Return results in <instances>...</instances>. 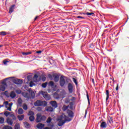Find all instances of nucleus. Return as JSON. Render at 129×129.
Wrapping results in <instances>:
<instances>
[{
	"label": "nucleus",
	"instance_id": "1",
	"mask_svg": "<svg viewBox=\"0 0 129 129\" xmlns=\"http://www.w3.org/2000/svg\"><path fill=\"white\" fill-rule=\"evenodd\" d=\"M71 118H70L66 115H61L58 119V125L59 126H62V125H63L65 123L69 122V121H71Z\"/></svg>",
	"mask_w": 129,
	"mask_h": 129
},
{
	"label": "nucleus",
	"instance_id": "2",
	"mask_svg": "<svg viewBox=\"0 0 129 129\" xmlns=\"http://www.w3.org/2000/svg\"><path fill=\"white\" fill-rule=\"evenodd\" d=\"M36 116V122H42V121H45L46 120V116L45 115H42L41 113H37Z\"/></svg>",
	"mask_w": 129,
	"mask_h": 129
},
{
	"label": "nucleus",
	"instance_id": "3",
	"mask_svg": "<svg viewBox=\"0 0 129 129\" xmlns=\"http://www.w3.org/2000/svg\"><path fill=\"white\" fill-rule=\"evenodd\" d=\"M35 106H46L47 105V102L38 100L34 103Z\"/></svg>",
	"mask_w": 129,
	"mask_h": 129
},
{
	"label": "nucleus",
	"instance_id": "4",
	"mask_svg": "<svg viewBox=\"0 0 129 129\" xmlns=\"http://www.w3.org/2000/svg\"><path fill=\"white\" fill-rule=\"evenodd\" d=\"M39 94H41V95L43 96L44 98L46 99V100H50V99H51V97L46 92L41 91L39 92Z\"/></svg>",
	"mask_w": 129,
	"mask_h": 129
},
{
	"label": "nucleus",
	"instance_id": "5",
	"mask_svg": "<svg viewBox=\"0 0 129 129\" xmlns=\"http://www.w3.org/2000/svg\"><path fill=\"white\" fill-rule=\"evenodd\" d=\"M12 77L7 78L5 79H4L1 83V87L3 88L4 87L5 88V90H6V87H7V81L9 80V79H11Z\"/></svg>",
	"mask_w": 129,
	"mask_h": 129
},
{
	"label": "nucleus",
	"instance_id": "6",
	"mask_svg": "<svg viewBox=\"0 0 129 129\" xmlns=\"http://www.w3.org/2000/svg\"><path fill=\"white\" fill-rule=\"evenodd\" d=\"M65 83H66V82L65 81V79L63 78L62 77H60V80H59V84L61 87H63L64 85H65Z\"/></svg>",
	"mask_w": 129,
	"mask_h": 129
},
{
	"label": "nucleus",
	"instance_id": "7",
	"mask_svg": "<svg viewBox=\"0 0 129 129\" xmlns=\"http://www.w3.org/2000/svg\"><path fill=\"white\" fill-rule=\"evenodd\" d=\"M29 93H30V95H29L30 98H35V93H36V91L30 89L29 90Z\"/></svg>",
	"mask_w": 129,
	"mask_h": 129
},
{
	"label": "nucleus",
	"instance_id": "8",
	"mask_svg": "<svg viewBox=\"0 0 129 129\" xmlns=\"http://www.w3.org/2000/svg\"><path fill=\"white\" fill-rule=\"evenodd\" d=\"M68 88L70 93H72L73 92V85H72V84L69 83Z\"/></svg>",
	"mask_w": 129,
	"mask_h": 129
},
{
	"label": "nucleus",
	"instance_id": "9",
	"mask_svg": "<svg viewBox=\"0 0 129 129\" xmlns=\"http://www.w3.org/2000/svg\"><path fill=\"white\" fill-rule=\"evenodd\" d=\"M13 82L15 84L21 85L23 84V81L20 79H14L13 80Z\"/></svg>",
	"mask_w": 129,
	"mask_h": 129
},
{
	"label": "nucleus",
	"instance_id": "10",
	"mask_svg": "<svg viewBox=\"0 0 129 129\" xmlns=\"http://www.w3.org/2000/svg\"><path fill=\"white\" fill-rule=\"evenodd\" d=\"M50 104H51V105H52L53 107H54V108H56V107L58 106V104H57V102L55 101H51L50 102Z\"/></svg>",
	"mask_w": 129,
	"mask_h": 129
},
{
	"label": "nucleus",
	"instance_id": "11",
	"mask_svg": "<svg viewBox=\"0 0 129 129\" xmlns=\"http://www.w3.org/2000/svg\"><path fill=\"white\" fill-rule=\"evenodd\" d=\"M67 113L70 117H73L74 116V113L72 110H67Z\"/></svg>",
	"mask_w": 129,
	"mask_h": 129
},
{
	"label": "nucleus",
	"instance_id": "12",
	"mask_svg": "<svg viewBox=\"0 0 129 129\" xmlns=\"http://www.w3.org/2000/svg\"><path fill=\"white\" fill-rule=\"evenodd\" d=\"M44 126H45V124L39 123L37 124L36 127L39 129H43L44 128Z\"/></svg>",
	"mask_w": 129,
	"mask_h": 129
},
{
	"label": "nucleus",
	"instance_id": "13",
	"mask_svg": "<svg viewBox=\"0 0 129 129\" xmlns=\"http://www.w3.org/2000/svg\"><path fill=\"white\" fill-rule=\"evenodd\" d=\"M59 75H53V78L55 82H58L59 81Z\"/></svg>",
	"mask_w": 129,
	"mask_h": 129
},
{
	"label": "nucleus",
	"instance_id": "14",
	"mask_svg": "<svg viewBox=\"0 0 129 129\" xmlns=\"http://www.w3.org/2000/svg\"><path fill=\"white\" fill-rule=\"evenodd\" d=\"M106 126H107V124H106V122L102 121L101 123L100 127H101V128H106Z\"/></svg>",
	"mask_w": 129,
	"mask_h": 129
},
{
	"label": "nucleus",
	"instance_id": "15",
	"mask_svg": "<svg viewBox=\"0 0 129 129\" xmlns=\"http://www.w3.org/2000/svg\"><path fill=\"white\" fill-rule=\"evenodd\" d=\"M7 122L8 124H10V125H13V119H12V118H8L7 119Z\"/></svg>",
	"mask_w": 129,
	"mask_h": 129
},
{
	"label": "nucleus",
	"instance_id": "16",
	"mask_svg": "<svg viewBox=\"0 0 129 129\" xmlns=\"http://www.w3.org/2000/svg\"><path fill=\"white\" fill-rule=\"evenodd\" d=\"M22 95L24 97H26V98H30V94L27 92H23Z\"/></svg>",
	"mask_w": 129,
	"mask_h": 129
},
{
	"label": "nucleus",
	"instance_id": "17",
	"mask_svg": "<svg viewBox=\"0 0 129 129\" xmlns=\"http://www.w3.org/2000/svg\"><path fill=\"white\" fill-rule=\"evenodd\" d=\"M17 102L18 103V106H22V104L23 103V100L21 98H18Z\"/></svg>",
	"mask_w": 129,
	"mask_h": 129
},
{
	"label": "nucleus",
	"instance_id": "18",
	"mask_svg": "<svg viewBox=\"0 0 129 129\" xmlns=\"http://www.w3.org/2000/svg\"><path fill=\"white\" fill-rule=\"evenodd\" d=\"M38 75L35 74L33 77V81L37 83V82H39V79H38Z\"/></svg>",
	"mask_w": 129,
	"mask_h": 129
},
{
	"label": "nucleus",
	"instance_id": "19",
	"mask_svg": "<svg viewBox=\"0 0 129 129\" xmlns=\"http://www.w3.org/2000/svg\"><path fill=\"white\" fill-rule=\"evenodd\" d=\"M16 96H17V95H16V93H15L14 91L10 93V97H11V98H15Z\"/></svg>",
	"mask_w": 129,
	"mask_h": 129
},
{
	"label": "nucleus",
	"instance_id": "20",
	"mask_svg": "<svg viewBox=\"0 0 129 129\" xmlns=\"http://www.w3.org/2000/svg\"><path fill=\"white\" fill-rule=\"evenodd\" d=\"M46 111H48L49 112H52L54 109L52 107H47L46 109Z\"/></svg>",
	"mask_w": 129,
	"mask_h": 129
},
{
	"label": "nucleus",
	"instance_id": "21",
	"mask_svg": "<svg viewBox=\"0 0 129 129\" xmlns=\"http://www.w3.org/2000/svg\"><path fill=\"white\" fill-rule=\"evenodd\" d=\"M15 8V5H12L10 8L9 10V13L12 14L14 12V9Z\"/></svg>",
	"mask_w": 129,
	"mask_h": 129
},
{
	"label": "nucleus",
	"instance_id": "22",
	"mask_svg": "<svg viewBox=\"0 0 129 129\" xmlns=\"http://www.w3.org/2000/svg\"><path fill=\"white\" fill-rule=\"evenodd\" d=\"M106 101H107L108 100V98H109V91L108 90H106Z\"/></svg>",
	"mask_w": 129,
	"mask_h": 129
},
{
	"label": "nucleus",
	"instance_id": "23",
	"mask_svg": "<svg viewBox=\"0 0 129 129\" xmlns=\"http://www.w3.org/2000/svg\"><path fill=\"white\" fill-rule=\"evenodd\" d=\"M24 125L26 128H30L31 127V125L28 122H25Z\"/></svg>",
	"mask_w": 129,
	"mask_h": 129
},
{
	"label": "nucleus",
	"instance_id": "24",
	"mask_svg": "<svg viewBox=\"0 0 129 129\" xmlns=\"http://www.w3.org/2000/svg\"><path fill=\"white\" fill-rule=\"evenodd\" d=\"M17 117L19 119V120H23L24 119V118L25 117V115H18Z\"/></svg>",
	"mask_w": 129,
	"mask_h": 129
},
{
	"label": "nucleus",
	"instance_id": "25",
	"mask_svg": "<svg viewBox=\"0 0 129 129\" xmlns=\"http://www.w3.org/2000/svg\"><path fill=\"white\" fill-rule=\"evenodd\" d=\"M18 114H23L24 113V110L22 108H20L18 111Z\"/></svg>",
	"mask_w": 129,
	"mask_h": 129
},
{
	"label": "nucleus",
	"instance_id": "26",
	"mask_svg": "<svg viewBox=\"0 0 129 129\" xmlns=\"http://www.w3.org/2000/svg\"><path fill=\"white\" fill-rule=\"evenodd\" d=\"M55 84H54V82L50 81L48 83V86H50L51 87H54Z\"/></svg>",
	"mask_w": 129,
	"mask_h": 129
},
{
	"label": "nucleus",
	"instance_id": "27",
	"mask_svg": "<svg viewBox=\"0 0 129 129\" xmlns=\"http://www.w3.org/2000/svg\"><path fill=\"white\" fill-rule=\"evenodd\" d=\"M30 54H32V52L31 51H28L26 52H22V55L24 56H27L28 55H30Z\"/></svg>",
	"mask_w": 129,
	"mask_h": 129
},
{
	"label": "nucleus",
	"instance_id": "28",
	"mask_svg": "<svg viewBox=\"0 0 129 129\" xmlns=\"http://www.w3.org/2000/svg\"><path fill=\"white\" fill-rule=\"evenodd\" d=\"M69 107V105H68V106L64 105V106H63V107H62V110H63V111H66V110H67L68 109Z\"/></svg>",
	"mask_w": 129,
	"mask_h": 129
},
{
	"label": "nucleus",
	"instance_id": "29",
	"mask_svg": "<svg viewBox=\"0 0 129 129\" xmlns=\"http://www.w3.org/2000/svg\"><path fill=\"white\" fill-rule=\"evenodd\" d=\"M32 78H33V75H29L27 76V79L28 81L32 80Z\"/></svg>",
	"mask_w": 129,
	"mask_h": 129
},
{
	"label": "nucleus",
	"instance_id": "30",
	"mask_svg": "<svg viewBox=\"0 0 129 129\" xmlns=\"http://www.w3.org/2000/svg\"><path fill=\"white\" fill-rule=\"evenodd\" d=\"M29 120H30V121H34L35 120V117L34 116H30L29 117Z\"/></svg>",
	"mask_w": 129,
	"mask_h": 129
},
{
	"label": "nucleus",
	"instance_id": "31",
	"mask_svg": "<svg viewBox=\"0 0 129 129\" xmlns=\"http://www.w3.org/2000/svg\"><path fill=\"white\" fill-rule=\"evenodd\" d=\"M0 35L1 36H6V35H8V33L5 31H2L0 32Z\"/></svg>",
	"mask_w": 129,
	"mask_h": 129
},
{
	"label": "nucleus",
	"instance_id": "32",
	"mask_svg": "<svg viewBox=\"0 0 129 129\" xmlns=\"http://www.w3.org/2000/svg\"><path fill=\"white\" fill-rule=\"evenodd\" d=\"M9 114H11V112L8 111H6L5 112H4V115H5V116H9Z\"/></svg>",
	"mask_w": 129,
	"mask_h": 129
},
{
	"label": "nucleus",
	"instance_id": "33",
	"mask_svg": "<svg viewBox=\"0 0 129 129\" xmlns=\"http://www.w3.org/2000/svg\"><path fill=\"white\" fill-rule=\"evenodd\" d=\"M23 108L24 109V110H27L28 109V106L26 104H24L23 105Z\"/></svg>",
	"mask_w": 129,
	"mask_h": 129
},
{
	"label": "nucleus",
	"instance_id": "34",
	"mask_svg": "<svg viewBox=\"0 0 129 129\" xmlns=\"http://www.w3.org/2000/svg\"><path fill=\"white\" fill-rule=\"evenodd\" d=\"M4 122H5V118L0 117V123H4Z\"/></svg>",
	"mask_w": 129,
	"mask_h": 129
},
{
	"label": "nucleus",
	"instance_id": "35",
	"mask_svg": "<svg viewBox=\"0 0 129 129\" xmlns=\"http://www.w3.org/2000/svg\"><path fill=\"white\" fill-rule=\"evenodd\" d=\"M47 84H48V82L42 84V87H43V88H46V87H47Z\"/></svg>",
	"mask_w": 129,
	"mask_h": 129
},
{
	"label": "nucleus",
	"instance_id": "36",
	"mask_svg": "<svg viewBox=\"0 0 129 129\" xmlns=\"http://www.w3.org/2000/svg\"><path fill=\"white\" fill-rule=\"evenodd\" d=\"M51 121H52V118H51V117H49L46 120V122L47 123H50V122H51Z\"/></svg>",
	"mask_w": 129,
	"mask_h": 129
},
{
	"label": "nucleus",
	"instance_id": "37",
	"mask_svg": "<svg viewBox=\"0 0 129 129\" xmlns=\"http://www.w3.org/2000/svg\"><path fill=\"white\" fill-rule=\"evenodd\" d=\"M4 129H13V127L9 125H6L4 127Z\"/></svg>",
	"mask_w": 129,
	"mask_h": 129
},
{
	"label": "nucleus",
	"instance_id": "38",
	"mask_svg": "<svg viewBox=\"0 0 129 129\" xmlns=\"http://www.w3.org/2000/svg\"><path fill=\"white\" fill-rule=\"evenodd\" d=\"M34 114H35V113H34V112H33L32 111H29V113H28V115H30L31 116H34Z\"/></svg>",
	"mask_w": 129,
	"mask_h": 129
},
{
	"label": "nucleus",
	"instance_id": "39",
	"mask_svg": "<svg viewBox=\"0 0 129 129\" xmlns=\"http://www.w3.org/2000/svg\"><path fill=\"white\" fill-rule=\"evenodd\" d=\"M87 16H92V15H94V13H89L87 12L86 13Z\"/></svg>",
	"mask_w": 129,
	"mask_h": 129
},
{
	"label": "nucleus",
	"instance_id": "40",
	"mask_svg": "<svg viewBox=\"0 0 129 129\" xmlns=\"http://www.w3.org/2000/svg\"><path fill=\"white\" fill-rule=\"evenodd\" d=\"M16 93H17V94H21L22 93V91L21 90H17Z\"/></svg>",
	"mask_w": 129,
	"mask_h": 129
},
{
	"label": "nucleus",
	"instance_id": "41",
	"mask_svg": "<svg viewBox=\"0 0 129 129\" xmlns=\"http://www.w3.org/2000/svg\"><path fill=\"white\" fill-rule=\"evenodd\" d=\"M35 85V83L33 82L30 83V87H33Z\"/></svg>",
	"mask_w": 129,
	"mask_h": 129
},
{
	"label": "nucleus",
	"instance_id": "42",
	"mask_svg": "<svg viewBox=\"0 0 129 129\" xmlns=\"http://www.w3.org/2000/svg\"><path fill=\"white\" fill-rule=\"evenodd\" d=\"M15 129H21L20 128V125L19 124H16L15 125Z\"/></svg>",
	"mask_w": 129,
	"mask_h": 129
},
{
	"label": "nucleus",
	"instance_id": "43",
	"mask_svg": "<svg viewBox=\"0 0 129 129\" xmlns=\"http://www.w3.org/2000/svg\"><path fill=\"white\" fill-rule=\"evenodd\" d=\"M73 81L75 83L76 85H77V80H76L75 78H73Z\"/></svg>",
	"mask_w": 129,
	"mask_h": 129
},
{
	"label": "nucleus",
	"instance_id": "44",
	"mask_svg": "<svg viewBox=\"0 0 129 129\" xmlns=\"http://www.w3.org/2000/svg\"><path fill=\"white\" fill-rule=\"evenodd\" d=\"M11 116L13 118V120H16V119H17V118L16 117V116H15V115L12 114Z\"/></svg>",
	"mask_w": 129,
	"mask_h": 129
},
{
	"label": "nucleus",
	"instance_id": "45",
	"mask_svg": "<svg viewBox=\"0 0 129 129\" xmlns=\"http://www.w3.org/2000/svg\"><path fill=\"white\" fill-rule=\"evenodd\" d=\"M48 78H50V79H51V80H52L53 79V76H52L51 74H49L48 75Z\"/></svg>",
	"mask_w": 129,
	"mask_h": 129
},
{
	"label": "nucleus",
	"instance_id": "46",
	"mask_svg": "<svg viewBox=\"0 0 129 129\" xmlns=\"http://www.w3.org/2000/svg\"><path fill=\"white\" fill-rule=\"evenodd\" d=\"M0 91H5V88H2L1 85H0Z\"/></svg>",
	"mask_w": 129,
	"mask_h": 129
},
{
	"label": "nucleus",
	"instance_id": "47",
	"mask_svg": "<svg viewBox=\"0 0 129 129\" xmlns=\"http://www.w3.org/2000/svg\"><path fill=\"white\" fill-rule=\"evenodd\" d=\"M3 63H4V65H7V64H8V63H9V61L4 60L3 61Z\"/></svg>",
	"mask_w": 129,
	"mask_h": 129
},
{
	"label": "nucleus",
	"instance_id": "48",
	"mask_svg": "<svg viewBox=\"0 0 129 129\" xmlns=\"http://www.w3.org/2000/svg\"><path fill=\"white\" fill-rule=\"evenodd\" d=\"M87 98L88 99V104H90V101H89V96H88V94H87Z\"/></svg>",
	"mask_w": 129,
	"mask_h": 129
},
{
	"label": "nucleus",
	"instance_id": "49",
	"mask_svg": "<svg viewBox=\"0 0 129 129\" xmlns=\"http://www.w3.org/2000/svg\"><path fill=\"white\" fill-rule=\"evenodd\" d=\"M42 52H43V51L42 50H38L36 51V53H37V54H41V53H42Z\"/></svg>",
	"mask_w": 129,
	"mask_h": 129
},
{
	"label": "nucleus",
	"instance_id": "50",
	"mask_svg": "<svg viewBox=\"0 0 129 129\" xmlns=\"http://www.w3.org/2000/svg\"><path fill=\"white\" fill-rule=\"evenodd\" d=\"M46 77H43L42 78V81H46Z\"/></svg>",
	"mask_w": 129,
	"mask_h": 129
},
{
	"label": "nucleus",
	"instance_id": "51",
	"mask_svg": "<svg viewBox=\"0 0 129 129\" xmlns=\"http://www.w3.org/2000/svg\"><path fill=\"white\" fill-rule=\"evenodd\" d=\"M77 19H85V18L81 17V16H77Z\"/></svg>",
	"mask_w": 129,
	"mask_h": 129
},
{
	"label": "nucleus",
	"instance_id": "52",
	"mask_svg": "<svg viewBox=\"0 0 129 129\" xmlns=\"http://www.w3.org/2000/svg\"><path fill=\"white\" fill-rule=\"evenodd\" d=\"M7 110H9V111H12V107H9L7 108Z\"/></svg>",
	"mask_w": 129,
	"mask_h": 129
},
{
	"label": "nucleus",
	"instance_id": "53",
	"mask_svg": "<svg viewBox=\"0 0 129 129\" xmlns=\"http://www.w3.org/2000/svg\"><path fill=\"white\" fill-rule=\"evenodd\" d=\"M116 90L117 91L118 90V84H117V86L116 87Z\"/></svg>",
	"mask_w": 129,
	"mask_h": 129
},
{
	"label": "nucleus",
	"instance_id": "54",
	"mask_svg": "<svg viewBox=\"0 0 129 129\" xmlns=\"http://www.w3.org/2000/svg\"><path fill=\"white\" fill-rule=\"evenodd\" d=\"M44 129H52V128L47 127H45Z\"/></svg>",
	"mask_w": 129,
	"mask_h": 129
},
{
	"label": "nucleus",
	"instance_id": "55",
	"mask_svg": "<svg viewBox=\"0 0 129 129\" xmlns=\"http://www.w3.org/2000/svg\"><path fill=\"white\" fill-rule=\"evenodd\" d=\"M5 103L6 105H8V104H9V102H8V101L5 102Z\"/></svg>",
	"mask_w": 129,
	"mask_h": 129
},
{
	"label": "nucleus",
	"instance_id": "56",
	"mask_svg": "<svg viewBox=\"0 0 129 129\" xmlns=\"http://www.w3.org/2000/svg\"><path fill=\"white\" fill-rule=\"evenodd\" d=\"M86 114H87V110H86V111H85V116H86Z\"/></svg>",
	"mask_w": 129,
	"mask_h": 129
},
{
	"label": "nucleus",
	"instance_id": "57",
	"mask_svg": "<svg viewBox=\"0 0 129 129\" xmlns=\"http://www.w3.org/2000/svg\"><path fill=\"white\" fill-rule=\"evenodd\" d=\"M75 99V98L74 97H72V99H71V100H74Z\"/></svg>",
	"mask_w": 129,
	"mask_h": 129
},
{
	"label": "nucleus",
	"instance_id": "58",
	"mask_svg": "<svg viewBox=\"0 0 129 129\" xmlns=\"http://www.w3.org/2000/svg\"><path fill=\"white\" fill-rule=\"evenodd\" d=\"M37 19H38V16H36L35 18V21H36V20H37Z\"/></svg>",
	"mask_w": 129,
	"mask_h": 129
},
{
	"label": "nucleus",
	"instance_id": "59",
	"mask_svg": "<svg viewBox=\"0 0 129 129\" xmlns=\"http://www.w3.org/2000/svg\"><path fill=\"white\" fill-rule=\"evenodd\" d=\"M92 81L93 83H94V79H92Z\"/></svg>",
	"mask_w": 129,
	"mask_h": 129
},
{
	"label": "nucleus",
	"instance_id": "60",
	"mask_svg": "<svg viewBox=\"0 0 129 129\" xmlns=\"http://www.w3.org/2000/svg\"><path fill=\"white\" fill-rule=\"evenodd\" d=\"M54 126V125H53V124H52L51 125V127H53Z\"/></svg>",
	"mask_w": 129,
	"mask_h": 129
},
{
	"label": "nucleus",
	"instance_id": "61",
	"mask_svg": "<svg viewBox=\"0 0 129 129\" xmlns=\"http://www.w3.org/2000/svg\"><path fill=\"white\" fill-rule=\"evenodd\" d=\"M62 92H63V93H64V92H65V91L62 90Z\"/></svg>",
	"mask_w": 129,
	"mask_h": 129
},
{
	"label": "nucleus",
	"instance_id": "62",
	"mask_svg": "<svg viewBox=\"0 0 129 129\" xmlns=\"http://www.w3.org/2000/svg\"><path fill=\"white\" fill-rule=\"evenodd\" d=\"M70 109H72V107H70Z\"/></svg>",
	"mask_w": 129,
	"mask_h": 129
},
{
	"label": "nucleus",
	"instance_id": "63",
	"mask_svg": "<svg viewBox=\"0 0 129 129\" xmlns=\"http://www.w3.org/2000/svg\"><path fill=\"white\" fill-rule=\"evenodd\" d=\"M0 47H3V45H0Z\"/></svg>",
	"mask_w": 129,
	"mask_h": 129
},
{
	"label": "nucleus",
	"instance_id": "64",
	"mask_svg": "<svg viewBox=\"0 0 129 129\" xmlns=\"http://www.w3.org/2000/svg\"><path fill=\"white\" fill-rule=\"evenodd\" d=\"M112 93L113 95H114L113 94V92Z\"/></svg>",
	"mask_w": 129,
	"mask_h": 129
}]
</instances>
